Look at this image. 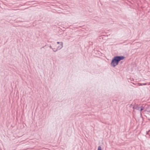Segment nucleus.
Segmentation results:
<instances>
[{
	"instance_id": "nucleus-1",
	"label": "nucleus",
	"mask_w": 150,
	"mask_h": 150,
	"mask_svg": "<svg viewBox=\"0 0 150 150\" xmlns=\"http://www.w3.org/2000/svg\"><path fill=\"white\" fill-rule=\"evenodd\" d=\"M119 62L115 57V56L112 59L110 63V65L111 67H115L119 64Z\"/></svg>"
},
{
	"instance_id": "nucleus-2",
	"label": "nucleus",
	"mask_w": 150,
	"mask_h": 150,
	"mask_svg": "<svg viewBox=\"0 0 150 150\" xmlns=\"http://www.w3.org/2000/svg\"><path fill=\"white\" fill-rule=\"evenodd\" d=\"M132 108L134 110L133 111H134V109H136L140 111H142L144 109V107L141 105H138L134 103V105L132 107Z\"/></svg>"
},
{
	"instance_id": "nucleus-3",
	"label": "nucleus",
	"mask_w": 150,
	"mask_h": 150,
	"mask_svg": "<svg viewBox=\"0 0 150 150\" xmlns=\"http://www.w3.org/2000/svg\"><path fill=\"white\" fill-rule=\"evenodd\" d=\"M119 62L122 60L124 59L125 57L123 56H115Z\"/></svg>"
},
{
	"instance_id": "nucleus-4",
	"label": "nucleus",
	"mask_w": 150,
	"mask_h": 150,
	"mask_svg": "<svg viewBox=\"0 0 150 150\" xmlns=\"http://www.w3.org/2000/svg\"><path fill=\"white\" fill-rule=\"evenodd\" d=\"M63 47V45H61V44L60 45H59L57 47V48L56 49L54 50V52H56L58 50H59L61 49Z\"/></svg>"
},
{
	"instance_id": "nucleus-5",
	"label": "nucleus",
	"mask_w": 150,
	"mask_h": 150,
	"mask_svg": "<svg viewBox=\"0 0 150 150\" xmlns=\"http://www.w3.org/2000/svg\"><path fill=\"white\" fill-rule=\"evenodd\" d=\"M139 86H142L143 85H146L147 84L146 83H138Z\"/></svg>"
},
{
	"instance_id": "nucleus-6",
	"label": "nucleus",
	"mask_w": 150,
	"mask_h": 150,
	"mask_svg": "<svg viewBox=\"0 0 150 150\" xmlns=\"http://www.w3.org/2000/svg\"><path fill=\"white\" fill-rule=\"evenodd\" d=\"M134 105V103H132L129 106V107L130 108H131L132 107H132Z\"/></svg>"
},
{
	"instance_id": "nucleus-7",
	"label": "nucleus",
	"mask_w": 150,
	"mask_h": 150,
	"mask_svg": "<svg viewBox=\"0 0 150 150\" xmlns=\"http://www.w3.org/2000/svg\"><path fill=\"white\" fill-rule=\"evenodd\" d=\"M97 150H102L101 147L100 146H99L98 147Z\"/></svg>"
},
{
	"instance_id": "nucleus-8",
	"label": "nucleus",
	"mask_w": 150,
	"mask_h": 150,
	"mask_svg": "<svg viewBox=\"0 0 150 150\" xmlns=\"http://www.w3.org/2000/svg\"><path fill=\"white\" fill-rule=\"evenodd\" d=\"M57 44H59V45L61 44V45H63V43L62 42H57Z\"/></svg>"
},
{
	"instance_id": "nucleus-9",
	"label": "nucleus",
	"mask_w": 150,
	"mask_h": 150,
	"mask_svg": "<svg viewBox=\"0 0 150 150\" xmlns=\"http://www.w3.org/2000/svg\"><path fill=\"white\" fill-rule=\"evenodd\" d=\"M150 131V130H149L148 131L146 132V134H148L149 132Z\"/></svg>"
},
{
	"instance_id": "nucleus-10",
	"label": "nucleus",
	"mask_w": 150,
	"mask_h": 150,
	"mask_svg": "<svg viewBox=\"0 0 150 150\" xmlns=\"http://www.w3.org/2000/svg\"><path fill=\"white\" fill-rule=\"evenodd\" d=\"M49 47L50 48H51L52 49H53V48L52 47V46L50 45V46H49Z\"/></svg>"
},
{
	"instance_id": "nucleus-11",
	"label": "nucleus",
	"mask_w": 150,
	"mask_h": 150,
	"mask_svg": "<svg viewBox=\"0 0 150 150\" xmlns=\"http://www.w3.org/2000/svg\"><path fill=\"white\" fill-rule=\"evenodd\" d=\"M56 49L55 48H53V49H52V50H53V51H54V50H55Z\"/></svg>"
},
{
	"instance_id": "nucleus-12",
	"label": "nucleus",
	"mask_w": 150,
	"mask_h": 150,
	"mask_svg": "<svg viewBox=\"0 0 150 150\" xmlns=\"http://www.w3.org/2000/svg\"><path fill=\"white\" fill-rule=\"evenodd\" d=\"M122 63V62L121 61V62H120V64H121Z\"/></svg>"
},
{
	"instance_id": "nucleus-13",
	"label": "nucleus",
	"mask_w": 150,
	"mask_h": 150,
	"mask_svg": "<svg viewBox=\"0 0 150 150\" xmlns=\"http://www.w3.org/2000/svg\"><path fill=\"white\" fill-rule=\"evenodd\" d=\"M148 120H150V119H149Z\"/></svg>"
},
{
	"instance_id": "nucleus-14",
	"label": "nucleus",
	"mask_w": 150,
	"mask_h": 150,
	"mask_svg": "<svg viewBox=\"0 0 150 150\" xmlns=\"http://www.w3.org/2000/svg\"><path fill=\"white\" fill-rule=\"evenodd\" d=\"M133 83V84H134V85H135V84H134V83Z\"/></svg>"
},
{
	"instance_id": "nucleus-15",
	"label": "nucleus",
	"mask_w": 150,
	"mask_h": 150,
	"mask_svg": "<svg viewBox=\"0 0 150 150\" xmlns=\"http://www.w3.org/2000/svg\"><path fill=\"white\" fill-rule=\"evenodd\" d=\"M122 43H121V44H122Z\"/></svg>"
}]
</instances>
